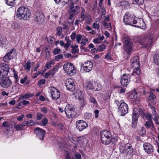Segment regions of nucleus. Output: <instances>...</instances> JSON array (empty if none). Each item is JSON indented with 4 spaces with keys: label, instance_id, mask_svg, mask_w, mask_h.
<instances>
[{
    "label": "nucleus",
    "instance_id": "1",
    "mask_svg": "<svg viewBox=\"0 0 159 159\" xmlns=\"http://www.w3.org/2000/svg\"><path fill=\"white\" fill-rule=\"evenodd\" d=\"M135 16L134 14L129 12H127L124 16L123 22L125 25H130L142 29L145 28V24L142 21V25H133L137 24L136 20L134 19Z\"/></svg>",
    "mask_w": 159,
    "mask_h": 159
},
{
    "label": "nucleus",
    "instance_id": "2",
    "mask_svg": "<svg viewBox=\"0 0 159 159\" xmlns=\"http://www.w3.org/2000/svg\"><path fill=\"white\" fill-rule=\"evenodd\" d=\"M31 14L29 9L25 7H19L16 13V16L19 20H24L30 17Z\"/></svg>",
    "mask_w": 159,
    "mask_h": 159
},
{
    "label": "nucleus",
    "instance_id": "3",
    "mask_svg": "<svg viewBox=\"0 0 159 159\" xmlns=\"http://www.w3.org/2000/svg\"><path fill=\"white\" fill-rule=\"evenodd\" d=\"M100 134L102 143L107 145L111 143V133L108 131L106 130H102Z\"/></svg>",
    "mask_w": 159,
    "mask_h": 159
},
{
    "label": "nucleus",
    "instance_id": "4",
    "mask_svg": "<svg viewBox=\"0 0 159 159\" xmlns=\"http://www.w3.org/2000/svg\"><path fill=\"white\" fill-rule=\"evenodd\" d=\"M153 37L151 35H147L140 40V43L143 46L149 48L152 43Z\"/></svg>",
    "mask_w": 159,
    "mask_h": 159
},
{
    "label": "nucleus",
    "instance_id": "5",
    "mask_svg": "<svg viewBox=\"0 0 159 159\" xmlns=\"http://www.w3.org/2000/svg\"><path fill=\"white\" fill-rule=\"evenodd\" d=\"M64 70L66 73L70 75H74L76 72L73 64L70 62L66 63L63 66Z\"/></svg>",
    "mask_w": 159,
    "mask_h": 159
},
{
    "label": "nucleus",
    "instance_id": "6",
    "mask_svg": "<svg viewBox=\"0 0 159 159\" xmlns=\"http://www.w3.org/2000/svg\"><path fill=\"white\" fill-rule=\"evenodd\" d=\"M34 19L38 24L42 25L44 22V16L43 13L41 11H38L34 14Z\"/></svg>",
    "mask_w": 159,
    "mask_h": 159
},
{
    "label": "nucleus",
    "instance_id": "7",
    "mask_svg": "<svg viewBox=\"0 0 159 159\" xmlns=\"http://www.w3.org/2000/svg\"><path fill=\"white\" fill-rule=\"evenodd\" d=\"M120 152L127 155H130L133 151V149L129 143H127L120 147Z\"/></svg>",
    "mask_w": 159,
    "mask_h": 159
},
{
    "label": "nucleus",
    "instance_id": "8",
    "mask_svg": "<svg viewBox=\"0 0 159 159\" xmlns=\"http://www.w3.org/2000/svg\"><path fill=\"white\" fill-rule=\"evenodd\" d=\"M64 111L67 116L69 118L74 117L76 114V111L75 108L70 105L66 106Z\"/></svg>",
    "mask_w": 159,
    "mask_h": 159
},
{
    "label": "nucleus",
    "instance_id": "9",
    "mask_svg": "<svg viewBox=\"0 0 159 159\" xmlns=\"http://www.w3.org/2000/svg\"><path fill=\"white\" fill-rule=\"evenodd\" d=\"M9 70L10 67L8 65H0V79L6 77Z\"/></svg>",
    "mask_w": 159,
    "mask_h": 159
},
{
    "label": "nucleus",
    "instance_id": "10",
    "mask_svg": "<svg viewBox=\"0 0 159 159\" xmlns=\"http://www.w3.org/2000/svg\"><path fill=\"white\" fill-rule=\"evenodd\" d=\"M93 66V63L88 61L81 65V70L83 72H89L92 70Z\"/></svg>",
    "mask_w": 159,
    "mask_h": 159
},
{
    "label": "nucleus",
    "instance_id": "11",
    "mask_svg": "<svg viewBox=\"0 0 159 159\" xmlns=\"http://www.w3.org/2000/svg\"><path fill=\"white\" fill-rule=\"evenodd\" d=\"M119 112L122 116H124L128 112V105L124 102H121L118 108Z\"/></svg>",
    "mask_w": 159,
    "mask_h": 159
},
{
    "label": "nucleus",
    "instance_id": "12",
    "mask_svg": "<svg viewBox=\"0 0 159 159\" xmlns=\"http://www.w3.org/2000/svg\"><path fill=\"white\" fill-rule=\"evenodd\" d=\"M124 49L128 53H129L131 51L133 43L127 38H124Z\"/></svg>",
    "mask_w": 159,
    "mask_h": 159
},
{
    "label": "nucleus",
    "instance_id": "13",
    "mask_svg": "<svg viewBox=\"0 0 159 159\" xmlns=\"http://www.w3.org/2000/svg\"><path fill=\"white\" fill-rule=\"evenodd\" d=\"M50 90L51 98L53 100H57L60 97V93L59 91L54 87L49 88Z\"/></svg>",
    "mask_w": 159,
    "mask_h": 159
},
{
    "label": "nucleus",
    "instance_id": "14",
    "mask_svg": "<svg viewBox=\"0 0 159 159\" xmlns=\"http://www.w3.org/2000/svg\"><path fill=\"white\" fill-rule=\"evenodd\" d=\"M12 82L9 78L6 77L3 79H0V85L4 88H7L9 87Z\"/></svg>",
    "mask_w": 159,
    "mask_h": 159
},
{
    "label": "nucleus",
    "instance_id": "15",
    "mask_svg": "<svg viewBox=\"0 0 159 159\" xmlns=\"http://www.w3.org/2000/svg\"><path fill=\"white\" fill-rule=\"evenodd\" d=\"M130 76L129 74H124L121 76L120 83L124 86H126L130 82Z\"/></svg>",
    "mask_w": 159,
    "mask_h": 159
},
{
    "label": "nucleus",
    "instance_id": "16",
    "mask_svg": "<svg viewBox=\"0 0 159 159\" xmlns=\"http://www.w3.org/2000/svg\"><path fill=\"white\" fill-rule=\"evenodd\" d=\"M65 84L67 89L69 91H73L75 89V85L73 79H68L66 80Z\"/></svg>",
    "mask_w": 159,
    "mask_h": 159
},
{
    "label": "nucleus",
    "instance_id": "17",
    "mask_svg": "<svg viewBox=\"0 0 159 159\" xmlns=\"http://www.w3.org/2000/svg\"><path fill=\"white\" fill-rule=\"evenodd\" d=\"M34 132L38 138L40 140H43L46 133L45 130L37 127L34 129Z\"/></svg>",
    "mask_w": 159,
    "mask_h": 159
},
{
    "label": "nucleus",
    "instance_id": "18",
    "mask_svg": "<svg viewBox=\"0 0 159 159\" xmlns=\"http://www.w3.org/2000/svg\"><path fill=\"white\" fill-rule=\"evenodd\" d=\"M75 4H76L70 3L69 11L70 13L73 14L75 15L78 14L80 11V7L77 5L75 6Z\"/></svg>",
    "mask_w": 159,
    "mask_h": 159
},
{
    "label": "nucleus",
    "instance_id": "19",
    "mask_svg": "<svg viewBox=\"0 0 159 159\" xmlns=\"http://www.w3.org/2000/svg\"><path fill=\"white\" fill-rule=\"evenodd\" d=\"M76 127L80 131H82L88 126V124L85 121L82 120H79L76 123Z\"/></svg>",
    "mask_w": 159,
    "mask_h": 159
},
{
    "label": "nucleus",
    "instance_id": "20",
    "mask_svg": "<svg viewBox=\"0 0 159 159\" xmlns=\"http://www.w3.org/2000/svg\"><path fill=\"white\" fill-rule=\"evenodd\" d=\"M151 109L152 110V118L153 119L155 123L159 125V122L158 120L159 119V115L155 110V108L154 107L152 106Z\"/></svg>",
    "mask_w": 159,
    "mask_h": 159
},
{
    "label": "nucleus",
    "instance_id": "21",
    "mask_svg": "<svg viewBox=\"0 0 159 159\" xmlns=\"http://www.w3.org/2000/svg\"><path fill=\"white\" fill-rule=\"evenodd\" d=\"M144 149L148 154H151L154 152V148L152 144L148 143L143 144Z\"/></svg>",
    "mask_w": 159,
    "mask_h": 159
},
{
    "label": "nucleus",
    "instance_id": "22",
    "mask_svg": "<svg viewBox=\"0 0 159 159\" xmlns=\"http://www.w3.org/2000/svg\"><path fill=\"white\" fill-rule=\"evenodd\" d=\"M130 62L131 63V65L132 67L136 68L139 66L138 57L135 56L131 59Z\"/></svg>",
    "mask_w": 159,
    "mask_h": 159
},
{
    "label": "nucleus",
    "instance_id": "23",
    "mask_svg": "<svg viewBox=\"0 0 159 159\" xmlns=\"http://www.w3.org/2000/svg\"><path fill=\"white\" fill-rule=\"evenodd\" d=\"M86 12L85 9L82 7L81 8V13L80 14V19L81 21L80 22H82L86 19V17L88 16Z\"/></svg>",
    "mask_w": 159,
    "mask_h": 159
},
{
    "label": "nucleus",
    "instance_id": "24",
    "mask_svg": "<svg viewBox=\"0 0 159 159\" xmlns=\"http://www.w3.org/2000/svg\"><path fill=\"white\" fill-rule=\"evenodd\" d=\"M144 125L147 129H150L152 130L155 129L152 120L146 121Z\"/></svg>",
    "mask_w": 159,
    "mask_h": 159
},
{
    "label": "nucleus",
    "instance_id": "25",
    "mask_svg": "<svg viewBox=\"0 0 159 159\" xmlns=\"http://www.w3.org/2000/svg\"><path fill=\"white\" fill-rule=\"evenodd\" d=\"M138 110L137 108H134L133 110L132 120H138L139 116Z\"/></svg>",
    "mask_w": 159,
    "mask_h": 159
},
{
    "label": "nucleus",
    "instance_id": "26",
    "mask_svg": "<svg viewBox=\"0 0 159 159\" xmlns=\"http://www.w3.org/2000/svg\"><path fill=\"white\" fill-rule=\"evenodd\" d=\"M65 39L66 41V43L65 46V48L66 50H67L71 44V41L69 37L67 36L65 37Z\"/></svg>",
    "mask_w": 159,
    "mask_h": 159
},
{
    "label": "nucleus",
    "instance_id": "27",
    "mask_svg": "<svg viewBox=\"0 0 159 159\" xmlns=\"http://www.w3.org/2000/svg\"><path fill=\"white\" fill-rule=\"evenodd\" d=\"M91 89H95L97 90H100L102 88V86L100 84L97 83H95L94 82L92 84V86H91Z\"/></svg>",
    "mask_w": 159,
    "mask_h": 159
},
{
    "label": "nucleus",
    "instance_id": "28",
    "mask_svg": "<svg viewBox=\"0 0 159 159\" xmlns=\"http://www.w3.org/2000/svg\"><path fill=\"white\" fill-rule=\"evenodd\" d=\"M142 116L145 120H147V121L152 120V115L151 114L148 113L147 114L143 113Z\"/></svg>",
    "mask_w": 159,
    "mask_h": 159
},
{
    "label": "nucleus",
    "instance_id": "29",
    "mask_svg": "<svg viewBox=\"0 0 159 159\" xmlns=\"http://www.w3.org/2000/svg\"><path fill=\"white\" fill-rule=\"evenodd\" d=\"M23 122L21 123H19L18 125L14 126V128L16 129V130H22L24 129V125Z\"/></svg>",
    "mask_w": 159,
    "mask_h": 159
},
{
    "label": "nucleus",
    "instance_id": "30",
    "mask_svg": "<svg viewBox=\"0 0 159 159\" xmlns=\"http://www.w3.org/2000/svg\"><path fill=\"white\" fill-rule=\"evenodd\" d=\"M138 133L140 136L144 135L146 133V130L145 128L143 127H141L138 130Z\"/></svg>",
    "mask_w": 159,
    "mask_h": 159
},
{
    "label": "nucleus",
    "instance_id": "31",
    "mask_svg": "<svg viewBox=\"0 0 159 159\" xmlns=\"http://www.w3.org/2000/svg\"><path fill=\"white\" fill-rule=\"evenodd\" d=\"M48 120L46 117H44L41 121L38 123V124L42 125L43 126H45L48 124Z\"/></svg>",
    "mask_w": 159,
    "mask_h": 159
},
{
    "label": "nucleus",
    "instance_id": "32",
    "mask_svg": "<svg viewBox=\"0 0 159 159\" xmlns=\"http://www.w3.org/2000/svg\"><path fill=\"white\" fill-rule=\"evenodd\" d=\"M140 73V68L136 67L135 68L133 71L132 75H134V76H138Z\"/></svg>",
    "mask_w": 159,
    "mask_h": 159
},
{
    "label": "nucleus",
    "instance_id": "33",
    "mask_svg": "<svg viewBox=\"0 0 159 159\" xmlns=\"http://www.w3.org/2000/svg\"><path fill=\"white\" fill-rule=\"evenodd\" d=\"M25 126H32L34 125V122L32 120L26 121L23 122Z\"/></svg>",
    "mask_w": 159,
    "mask_h": 159
},
{
    "label": "nucleus",
    "instance_id": "34",
    "mask_svg": "<svg viewBox=\"0 0 159 159\" xmlns=\"http://www.w3.org/2000/svg\"><path fill=\"white\" fill-rule=\"evenodd\" d=\"M16 0H5L6 4L8 6L13 7L16 4Z\"/></svg>",
    "mask_w": 159,
    "mask_h": 159
},
{
    "label": "nucleus",
    "instance_id": "35",
    "mask_svg": "<svg viewBox=\"0 0 159 159\" xmlns=\"http://www.w3.org/2000/svg\"><path fill=\"white\" fill-rule=\"evenodd\" d=\"M13 58L12 56H10L7 53L4 56L3 60L4 61L6 62H8L9 60Z\"/></svg>",
    "mask_w": 159,
    "mask_h": 159
},
{
    "label": "nucleus",
    "instance_id": "36",
    "mask_svg": "<svg viewBox=\"0 0 159 159\" xmlns=\"http://www.w3.org/2000/svg\"><path fill=\"white\" fill-rule=\"evenodd\" d=\"M76 96L78 97L79 100H82L83 98V93L80 90L76 92Z\"/></svg>",
    "mask_w": 159,
    "mask_h": 159
},
{
    "label": "nucleus",
    "instance_id": "37",
    "mask_svg": "<svg viewBox=\"0 0 159 159\" xmlns=\"http://www.w3.org/2000/svg\"><path fill=\"white\" fill-rule=\"evenodd\" d=\"M55 3L58 4L61 2L63 5L66 4L69 1V0H54Z\"/></svg>",
    "mask_w": 159,
    "mask_h": 159
},
{
    "label": "nucleus",
    "instance_id": "38",
    "mask_svg": "<svg viewBox=\"0 0 159 159\" xmlns=\"http://www.w3.org/2000/svg\"><path fill=\"white\" fill-rule=\"evenodd\" d=\"M24 67L25 69H26L28 71H29L30 70L31 68V62L30 60L27 61V63L24 65Z\"/></svg>",
    "mask_w": 159,
    "mask_h": 159
},
{
    "label": "nucleus",
    "instance_id": "39",
    "mask_svg": "<svg viewBox=\"0 0 159 159\" xmlns=\"http://www.w3.org/2000/svg\"><path fill=\"white\" fill-rule=\"evenodd\" d=\"M58 68L56 66H54L53 67L52 69L49 71L50 74L51 75V76H53L55 73L57 71Z\"/></svg>",
    "mask_w": 159,
    "mask_h": 159
},
{
    "label": "nucleus",
    "instance_id": "40",
    "mask_svg": "<svg viewBox=\"0 0 159 159\" xmlns=\"http://www.w3.org/2000/svg\"><path fill=\"white\" fill-rule=\"evenodd\" d=\"M153 58L154 63L159 65V54L154 55Z\"/></svg>",
    "mask_w": 159,
    "mask_h": 159
},
{
    "label": "nucleus",
    "instance_id": "41",
    "mask_svg": "<svg viewBox=\"0 0 159 159\" xmlns=\"http://www.w3.org/2000/svg\"><path fill=\"white\" fill-rule=\"evenodd\" d=\"M106 20H103L102 22L103 25L106 28L111 27V23L109 21H106Z\"/></svg>",
    "mask_w": 159,
    "mask_h": 159
},
{
    "label": "nucleus",
    "instance_id": "42",
    "mask_svg": "<svg viewBox=\"0 0 159 159\" xmlns=\"http://www.w3.org/2000/svg\"><path fill=\"white\" fill-rule=\"evenodd\" d=\"M6 39L4 37L0 36V45L3 46L5 44Z\"/></svg>",
    "mask_w": 159,
    "mask_h": 159
},
{
    "label": "nucleus",
    "instance_id": "43",
    "mask_svg": "<svg viewBox=\"0 0 159 159\" xmlns=\"http://www.w3.org/2000/svg\"><path fill=\"white\" fill-rule=\"evenodd\" d=\"M88 42V39L86 37H84L82 39L81 41L80 42V44H82L84 45H86L87 44V42Z\"/></svg>",
    "mask_w": 159,
    "mask_h": 159
},
{
    "label": "nucleus",
    "instance_id": "44",
    "mask_svg": "<svg viewBox=\"0 0 159 159\" xmlns=\"http://www.w3.org/2000/svg\"><path fill=\"white\" fill-rule=\"evenodd\" d=\"M106 48V46L104 44H102L100 45L98 48L97 50L102 52Z\"/></svg>",
    "mask_w": 159,
    "mask_h": 159
},
{
    "label": "nucleus",
    "instance_id": "45",
    "mask_svg": "<svg viewBox=\"0 0 159 159\" xmlns=\"http://www.w3.org/2000/svg\"><path fill=\"white\" fill-rule=\"evenodd\" d=\"M43 116V115L40 112H37L36 117L37 120H39L42 119Z\"/></svg>",
    "mask_w": 159,
    "mask_h": 159
},
{
    "label": "nucleus",
    "instance_id": "46",
    "mask_svg": "<svg viewBox=\"0 0 159 159\" xmlns=\"http://www.w3.org/2000/svg\"><path fill=\"white\" fill-rule=\"evenodd\" d=\"M85 23L87 24H90L92 18L90 15H89L86 17Z\"/></svg>",
    "mask_w": 159,
    "mask_h": 159
},
{
    "label": "nucleus",
    "instance_id": "47",
    "mask_svg": "<svg viewBox=\"0 0 159 159\" xmlns=\"http://www.w3.org/2000/svg\"><path fill=\"white\" fill-rule=\"evenodd\" d=\"M120 5L125 7L129 5V3L127 1H123L120 2Z\"/></svg>",
    "mask_w": 159,
    "mask_h": 159
},
{
    "label": "nucleus",
    "instance_id": "48",
    "mask_svg": "<svg viewBox=\"0 0 159 159\" xmlns=\"http://www.w3.org/2000/svg\"><path fill=\"white\" fill-rule=\"evenodd\" d=\"M33 96V94L32 93H26L22 96L23 98L28 99L31 98Z\"/></svg>",
    "mask_w": 159,
    "mask_h": 159
},
{
    "label": "nucleus",
    "instance_id": "49",
    "mask_svg": "<svg viewBox=\"0 0 159 159\" xmlns=\"http://www.w3.org/2000/svg\"><path fill=\"white\" fill-rule=\"evenodd\" d=\"M63 55L62 54H59L56 56L55 57V60L58 61L60 59H61L63 58Z\"/></svg>",
    "mask_w": 159,
    "mask_h": 159
},
{
    "label": "nucleus",
    "instance_id": "50",
    "mask_svg": "<svg viewBox=\"0 0 159 159\" xmlns=\"http://www.w3.org/2000/svg\"><path fill=\"white\" fill-rule=\"evenodd\" d=\"M76 39L77 43L80 44L81 42L80 41L82 39V36L80 34L76 36Z\"/></svg>",
    "mask_w": 159,
    "mask_h": 159
},
{
    "label": "nucleus",
    "instance_id": "51",
    "mask_svg": "<svg viewBox=\"0 0 159 159\" xmlns=\"http://www.w3.org/2000/svg\"><path fill=\"white\" fill-rule=\"evenodd\" d=\"M93 27L95 29L98 30L99 29V23H98V22H95L93 24Z\"/></svg>",
    "mask_w": 159,
    "mask_h": 159
},
{
    "label": "nucleus",
    "instance_id": "52",
    "mask_svg": "<svg viewBox=\"0 0 159 159\" xmlns=\"http://www.w3.org/2000/svg\"><path fill=\"white\" fill-rule=\"evenodd\" d=\"M57 35L60 36L61 34L62 31V28L61 27H58L57 29Z\"/></svg>",
    "mask_w": 159,
    "mask_h": 159
},
{
    "label": "nucleus",
    "instance_id": "53",
    "mask_svg": "<svg viewBox=\"0 0 159 159\" xmlns=\"http://www.w3.org/2000/svg\"><path fill=\"white\" fill-rule=\"evenodd\" d=\"M61 49L59 48H55L53 51V54L56 55L59 54L61 52Z\"/></svg>",
    "mask_w": 159,
    "mask_h": 159
},
{
    "label": "nucleus",
    "instance_id": "54",
    "mask_svg": "<svg viewBox=\"0 0 159 159\" xmlns=\"http://www.w3.org/2000/svg\"><path fill=\"white\" fill-rule=\"evenodd\" d=\"M45 82L46 80L45 79H41L38 82V84L39 86L42 84H45Z\"/></svg>",
    "mask_w": 159,
    "mask_h": 159
},
{
    "label": "nucleus",
    "instance_id": "55",
    "mask_svg": "<svg viewBox=\"0 0 159 159\" xmlns=\"http://www.w3.org/2000/svg\"><path fill=\"white\" fill-rule=\"evenodd\" d=\"M54 40L55 39L54 38L51 37L48 39V42L49 44H53Z\"/></svg>",
    "mask_w": 159,
    "mask_h": 159
},
{
    "label": "nucleus",
    "instance_id": "56",
    "mask_svg": "<svg viewBox=\"0 0 159 159\" xmlns=\"http://www.w3.org/2000/svg\"><path fill=\"white\" fill-rule=\"evenodd\" d=\"M137 121L132 120V126L133 128H135L136 127L137 125Z\"/></svg>",
    "mask_w": 159,
    "mask_h": 159
},
{
    "label": "nucleus",
    "instance_id": "57",
    "mask_svg": "<svg viewBox=\"0 0 159 159\" xmlns=\"http://www.w3.org/2000/svg\"><path fill=\"white\" fill-rule=\"evenodd\" d=\"M135 2L138 5H143L144 2V0H134Z\"/></svg>",
    "mask_w": 159,
    "mask_h": 159
},
{
    "label": "nucleus",
    "instance_id": "58",
    "mask_svg": "<svg viewBox=\"0 0 159 159\" xmlns=\"http://www.w3.org/2000/svg\"><path fill=\"white\" fill-rule=\"evenodd\" d=\"M156 96L153 94L152 93H149V98L150 99L153 100L156 98Z\"/></svg>",
    "mask_w": 159,
    "mask_h": 159
},
{
    "label": "nucleus",
    "instance_id": "59",
    "mask_svg": "<svg viewBox=\"0 0 159 159\" xmlns=\"http://www.w3.org/2000/svg\"><path fill=\"white\" fill-rule=\"evenodd\" d=\"M77 36V35L76 33H72L70 35V38L72 40H75L76 38V37Z\"/></svg>",
    "mask_w": 159,
    "mask_h": 159
},
{
    "label": "nucleus",
    "instance_id": "60",
    "mask_svg": "<svg viewBox=\"0 0 159 159\" xmlns=\"http://www.w3.org/2000/svg\"><path fill=\"white\" fill-rule=\"evenodd\" d=\"M41 111L44 114H46L48 112V109L47 108L45 107H42L40 109Z\"/></svg>",
    "mask_w": 159,
    "mask_h": 159
},
{
    "label": "nucleus",
    "instance_id": "61",
    "mask_svg": "<svg viewBox=\"0 0 159 159\" xmlns=\"http://www.w3.org/2000/svg\"><path fill=\"white\" fill-rule=\"evenodd\" d=\"M46 59H48L49 57V52L48 49L46 48L45 50Z\"/></svg>",
    "mask_w": 159,
    "mask_h": 159
},
{
    "label": "nucleus",
    "instance_id": "62",
    "mask_svg": "<svg viewBox=\"0 0 159 159\" xmlns=\"http://www.w3.org/2000/svg\"><path fill=\"white\" fill-rule=\"evenodd\" d=\"M25 116L23 114H21L20 116H18L17 118V120L19 121H20L23 120V118Z\"/></svg>",
    "mask_w": 159,
    "mask_h": 159
},
{
    "label": "nucleus",
    "instance_id": "63",
    "mask_svg": "<svg viewBox=\"0 0 159 159\" xmlns=\"http://www.w3.org/2000/svg\"><path fill=\"white\" fill-rule=\"evenodd\" d=\"M136 94L135 93H132L130 95V97L131 99H136V97L135 96Z\"/></svg>",
    "mask_w": 159,
    "mask_h": 159
},
{
    "label": "nucleus",
    "instance_id": "64",
    "mask_svg": "<svg viewBox=\"0 0 159 159\" xmlns=\"http://www.w3.org/2000/svg\"><path fill=\"white\" fill-rule=\"evenodd\" d=\"M27 79V77L25 76L24 78L21 79L20 80V83L22 84H23L25 83L26 80Z\"/></svg>",
    "mask_w": 159,
    "mask_h": 159
}]
</instances>
